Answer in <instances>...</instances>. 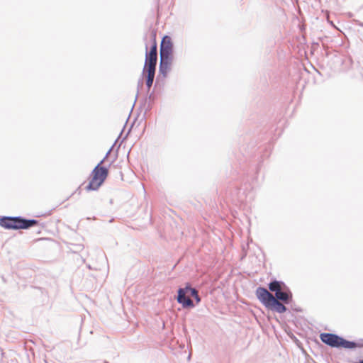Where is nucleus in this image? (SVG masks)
<instances>
[{"mask_svg": "<svg viewBox=\"0 0 363 363\" xmlns=\"http://www.w3.org/2000/svg\"><path fill=\"white\" fill-rule=\"evenodd\" d=\"M157 61V43L155 38H154L153 44L150 52L146 53L145 62L143 69V73L147 74L146 85L148 89L152 86L154 81Z\"/></svg>", "mask_w": 363, "mask_h": 363, "instance_id": "f257e3e1", "label": "nucleus"}, {"mask_svg": "<svg viewBox=\"0 0 363 363\" xmlns=\"http://www.w3.org/2000/svg\"><path fill=\"white\" fill-rule=\"evenodd\" d=\"M37 224L36 220H26L21 217H3L0 219V225L6 229H28Z\"/></svg>", "mask_w": 363, "mask_h": 363, "instance_id": "f03ea898", "label": "nucleus"}, {"mask_svg": "<svg viewBox=\"0 0 363 363\" xmlns=\"http://www.w3.org/2000/svg\"><path fill=\"white\" fill-rule=\"evenodd\" d=\"M104 160L101 161L91 172L89 184L86 186L87 191L97 190L106 179L108 170L101 166Z\"/></svg>", "mask_w": 363, "mask_h": 363, "instance_id": "7ed1b4c3", "label": "nucleus"}, {"mask_svg": "<svg viewBox=\"0 0 363 363\" xmlns=\"http://www.w3.org/2000/svg\"><path fill=\"white\" fill-rule=\"evenodd\" d=\"M322 342L333 347L353 348L355 343L331 333H322L320 336Z\"/></svg>", "mask_w": 363, "mask_h": 363, "instance_id": "20e7f679", "label": "nucleus"}, {"mask_svg": "<svg viewBox=\"0 0 363 363\" xmlns=\"http://www.w3.org/2000/svg\"><path fill=\"white\" fill-rule=\"evenodd\" d=\"M160 56L173 57V43L169 36H164L161 42Z\"/></svg>", "mask_w": 363, "mask_h": 363, "instance_id": "39448f33", "label": "nucleus"}, {"mask_svg": "<svg viewBox=\"0 0 363 363\" xmlns=\"http://www.w3.org/2000/svg\"><path fill=\"white\" fill-rule=\"evenodd\" d=\"M256 296L260 302L265 306L268 307L274 296L269 293L265 288L258 287L256 290Z\"/></svg>", "mask_w": 363, "mask_h": 363, "instance_id": "423d86ee", "label": "nucleus"}, {"mask_svg": "<svg viewBox=\"0 0 363 363\" xmlns=\"http://www.w3.org/2000/svg\"><path fill=\"white\" fill-rule=\"evenodd\" d=\"M189 293L185 289H179L178 291L177 301L179 303H182L184 306H193V302L190 298L186 296V294Z\"/></svg>", "mask_w": 363, "mask_h": 363, "instance_id": "0eeeda50", "label": "nucleus"}, {"mask_svg": "<svg viewBox=\"0 0 363 363\" xmlns=\"http://www.w3.org/2000/svg\"><path fill=\"white\" fill-rule=\"evenodd\" d=\"M173 57L160 56V71L164 75L167 74L171 67Z\"/></svg>", "mask_w": 363, "mask_h": 363, "instance_id": "6e6552de", "label": "nucleus"}, {"mask_svg": "<svg viewBox=\"0 0 363 363\" xmlns=\"http://www.w3.org/2000/svg\"><path fill=\"white\" fill-rule=\"evenodd\" d=\"M267 308L279 313H284L286 311L285 306L279 302L275 297Z\"/></svg>", "mask_w": 363, "mask_h": 363, "instance_id": "1a4fd4ad", "label": "nucleus"}, {"mask_svg": "<svg viewBox=\"0 0 363 363\" xmlns=\"http://www.w3.org/2000/svg\"><path fill=\"white\" fill-rule=\"evenodd\" d=\"M275 296L278 301L280 300L285 303H288L290 298H291V294L290 292L281 291V290H280L278 293L275 294Z\"/></svg>", "mask_w": 363, "mask_h": 363, "instance_id": "9d476101", "label": "nucleus"}, {"mask_svg": "<svg viewBox=\"0 0 363 363\" xmlns=\"http://www.w3.org/2000/svg\"><path fill=\"white\" fill-rule=\"evenodd\" d=\"M269 289L272 291H275L276 294L278 293L280 290H281V286L279 281H274L269 284Z\"/></svg>", "mask_w": 363, "mask_h": 363, "instance_id": "9b49d317", "label": "nucleus"}, {"mask_svg": "<svg viewBox=\"0 0 363 363\" xmlns=\"http://www.w3.org/2000/svg\"><path fill=\"white\" fill-rule=\"evenodd\" d=\"M186 291H189L191 296L196 298L197 303L200 301V298L199 296L198 291L195 289L186 286Z\"/></svg>", "mask_w": 363, "mask_h": 363, "instance_id": "f8f14e48", "label": "nucleus"}, {"mask_svg": "<svg viewBox=\"0 0 363 363\" xmlns=\"http://www.w3.org/2000/svg\"><path fill=\"white\" fill-rule=\"evenodd\" d=\"M359 363H363V359Z\"/></svg>", "mask_w": 363, "mask_h": 363, "instance_id": "ddd939ff", "label": "nucleus"}]
</instances>
